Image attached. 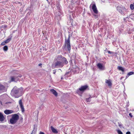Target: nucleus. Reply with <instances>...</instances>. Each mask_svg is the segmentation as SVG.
I'll list each match as a JSON object with an SVG mask.
<instances>
[{
  "instance_id": "1",
  "label": "nucleus",
  "mask_w": 134,
  "mask_h": 134,
  "mask_svg": "<svg viewBox=\"0 0 134 134\" xmlns=\"http://www.w3.org/2000/svg\"><path fill=\"white\" fill-rule=\"evenodd\" d=\"M54 63H53L52 65V67L53 69L55 68H62L64 64H66L68 63L66 58L63 57L61 55H59L56 56L54 59Z\"/></svg>"
},
{
  "instance_id": "2",
  "label": "nucleus",
  "mask_w": 134,
  "mask_h": 134,
  "mask_svg": "<svg viewBox=\"0 0 134 134\" xmlns=\"http://www.w3.org/2000/svg\"><path fill=\"white\" fill-rule=\"evenodd\" d=\"M21 90L17 88L16 87H15L12 90L11 92V95L12 96L16 98H17L20 96V95H19L18 94L21 91Z\"/></svg>"
},
{
  "instance_id": "3",
  "label": "nucleus",
  "mask_w": 134,
  "mask_h": 134,
  "mask_svg": "<svg viewBox=\"0 0 134 134\" xmlns=\"http://www.w3.org/2000/svg\"><path fill=\"white\" fill-rule=\"evenodd\" d=\"M19 116L17 114L12 115V117L10 120V123L12 124H15L19 119Z\"/></svg>"
},
{
  "instance_id": "4",
  "label": "nucleus",
  "mask_w": 134,
  "mask_h": 134,
  "mask_svg": "<svg viewBox=\"0 0 134 134\" xmlns=\"http://www.w3.org/2000/svg\"><path fill=\"white\" fill-rule=\"evenodd\" d=\"M88 87V86L87 85L82 86L80 88H79V89L77 90L76 92L77 93L80 94V91L83 92L85 91L86 90Z\"/></svg>"
},
{
  "instance_id": "5",
  "label": "nucleus",
  "mask_w": 134,
  "mask_h": 134,
  "mask_svg": "<svg viewBox=\"0 0 134 134\" xmlns=\"http://www.w3.org/2000/svg\"><path fill=\"white\" fill-rule=\"evenodd\" d=\"M70 38V37L69 36L68 40H66L65 41V46L67 47L68 50L69 51H70L71 49Z\"/></svg>"
},
{
  "instance_id": "6",
  "label": "nucleus",
  "mask_w": 134,
  "mask_h": 134,
  "mask_svg": "<svg viewBox=\"0 0 134 134\" xmlns=\"http://www.w3.org/2000/svg\"><path fill=\"white\" fill-rule=\"evenodd\" d=\"M19 104L21 109L22 112H24L25 111L24 108L23 104V102L22 100L20 99L19 101Z\"/></svg>"
},
{
  "instance_id": "7",
  "label": "nucleus",
  "mask_w": 134,
  "mask_h": 134,
  "mask_svg": "<svg viewBox=\"0 0 134 134\" xmlns=\"http://www.w3.org/2000/svg\"><path fill=\"white\" fill-rule=\"evenodd\" d=\"M92 9L94 13L97 14L98 13V11L95 4H93L92 6Z\"/></svg>"
},
{
  "instance_id": "8",
  "label": "nucleus",
  "mask_w": 134,
  "mask_h": 134,
  "mask_svg": "<svg viewBox=\"0 0 134 134\" xmlns=\"http://www.w3.org/2000/svg\"><path fill=\"white\" fill-rule=\"evenodd\" d=\"M98 68L100 70H103L104 69V67L103 66L102 64L100 63H98L97 65Z\"/></svg>"
},
{
  "instance_id": "9",
  "label": "nucleus",
  "mask_w": 134,
  "mask_h": 134,
  "mask_svg": "<svg viewBox=\"0 0 134 134\" xmlns=\"http://www.w3.org/2000/svg\"><path fill=\"white\" fill-rule=\"evenodd\" d=\"M11 81H12L16 82L18 81L19 79L17 76H12L11 77Z\"/></svg>"
},
{
  "instance_id": "10",
  "label": "nucleus",
  "mask_w": 134,
  "mask_h": 134,
  "mask_svg": "<svg viewBox=\"0 0 134 134\" xmlns=\"http://www.w3.org/2000/svg\"><path fill=\"white\" fill-rule=\"evenodd\" d=\"M13 111L10 110H6L4 111V113L7 115L13 113Z\"/></svg>"
},
{
  "instance_id": "11",
  "label": "nucleus",
  "mask_w": 134,
  "mask_h": 134,
  "mask_svg": "<svg viewBox=\"0 0 134 134\" xmlns=\"http://www.w3.org/2000/svg\"><path fill=\"white\" fill-rule=\"evenodd\" d=\"M50 92L52 93L56 97H57L58 94L56 91L53 89H52L50 90Z\"/></svg>"
},
{
  "instance_id": "12",
  "label": "nucleus",
  "mask_w": 134,
  "mask_h": 134,
  "mask_svg": "<svg viewBox=\"0 0 134 134\" xmlns=\"http://www.w3.org/2000/svg\"><path fill=\"white\" fill-rule=\"evenodd\" d=\"M105 83L107 84L108 86H111L112 85V83L110 80H105Z\"/></svg>"
},
{
  "instance_id": "13",
  "label": "nucleus",
  "mask_w": 134,
  "mask_h": 134,
  "mask_svg": "<svg viewBox=\"0 0 134 134\" xmlns=\"http://www.w3.org/2000/svg\"><path fill=\"white\" fill-rule=\"evenodd\" d=\"M51 129L53 133H58V131L55 129H54L53 126H51Z\"/></svg>"
},
{
  "instance_id": "14",
  "label": "nucleus",
  "mask_w": 134,
  "mask_h": 134,
  "mask_svg": "<svg viewBox=\"0 0 134 134\" xmlns=\"http://www.w3.org/2000/svg\"><path fill=\"white\" fill-rule=\"evenodd\" d=\"M5 119V118L2 114L1 113H0V121L2 122Z\"/></svg>"
},
{
  "instance_id": "15",
  "label": "nucleus",
  "mask_w": 134,
  "mask_h": 134,
  "mask_svg": "<svg viewBox=\"0 0 134 134\" xmlns=\"http://www.w3.org/2000/svg\"><path fill=\"white\" fill-rule=\"evenodd\" d=\"M79 68H76L74 69L73 70V71L75 74L78 73L79 72Z\"/></svg>"
},
{
  "instance_id": "16",
  "label": "nucleus",
  "mask_w": 134,
  "mask_h": 134,
  "mask_svg": "<svg viewBox=\"0 0 134 134\" xmlns=\"http://www.w3.org/2000/svg\"><path fill=\"white\" fill-rule=\"evenodd\" d=\"M118 69L119 70H121L122 72H124V68L122 66H119L118 67Z\"/></svg>"
},
{
  "instance_id": "17",
  "label": "nucleus",
  "mask_w": 134,
  "mask_h": 134,
  "mask_svg": "<svg viewBox=\"0 0 134 134\" xmlns=\"http://www.w3.org/2000/svg\"><path fill=\"white\" fill-rule=\"evenodd\" d=\"M5 88V86L0 83V90H3Z\"/></svg>"
},
{
  "instance_id": "18",
  "label": "nucleus",
  "mask_w": 134,
  "mask_h": 134,
  "mask_svg": "<svg viewBox=\"0 0 134 134\" xmlns=\"http://www.w3.org/2000/svg\"><path fill=\"white\" fill-rule=\"evenodd\" d=\"M122 9L120 7H118L117 8V10L121 14H122L123 13Z\"/></svg>"
},
{
  "instance_id": "19",
  "label": "nucleus",
  "mask_w": 134,
  "mask_h": 134,
  "mask_svg": "<svg viewBox=\"0 0 134 134\" xmlns=\"http://www.w3.org/2000/svg\"><path fill=\"white\" fill-rule=\"evenodd\" d=\"M134 73L133 72H131L128 73L127 75L126 76V78H127L129 76L133 74Z\"/></svg>"
},
{
  "instance_id": "20",
  "label": "nucleus",
  "mask_w": 134,
  "mask_h": 134,
  "mask_svg": "<svg viewBox=\"0 0 134 134\" xmlns=\"http://www.w3.org/2000/svg\"><path fill=\"white\" fill-rule=\"evenodd\" d=\"M3 50L5 51H6L8 49V47L6 46H5L4 47H3Z\"/></svg>"
},
{
  "instance_id": "21",
  "label": "nucleus",
  "mask_w": 134,
  "mask_h": 134,
  "mask_svg": "<svg viewBox=\"0 0 134 134\" xmlns=\"http://www.w3.org/2000/svg\"><path fill=\"white\" fill-rule=\"evenodd\" d=\"M11 39L10 38H9L7 40L4 41L6 44L9 42L10 41Z\"/></svg>"
},
{
  "instance_id": "22",
  "label": "nucleus",
  "mask_w": 134,
  "mask_h": 134,
  "mask_svg": "<svg viewBox=\"0 0 134 134\" xmlns=\"http://www.w3.org/2000/svg\"><path fill=\"white\" fill-rule=\"evenodd\" d=\"M70 73V72L68 71L65 74V77H66L67 78L68 77V75Z\"/></svg>"
},
{
  "instance_id": "23",
  "label": "nucleus",
  "mask_w": 134,
  "mask_h": 134,
  "mask_svg": "<svg viewBox=\"0 0 134 134\" xmlns=\"http://www.w3.org/2000/svg\"><path fill=\"white\" fill-rule=\"evenodd\" d=\"M91 97H90L88 98H87L86 99V101L87 102H90L91 101Z\"/></svg>"
},
{
  "instance_id": "24",
  "label": "nucleus",
  "mask_w": 134,
  "mask_h": 134,
  "mask_svg": "<svg viewBox=\"0 0 134 134\" xmlns=\"http://www.w3.org/2000/svg\"><path fill=\"white\" fill-rule=\"evenodd\" d=\"M118 124L119 126L120 127V128H123V126L122 124H120V123L118 122Z\"/></svg>"
},
{
  "instance_id": "25",
  "label": "nucleus",
  "mask_w": 134,
  "mask_h": 134,
  "mask_svg": "<svg viewBox=\"0 0 134 134\" xmlns=\"http://www.w3.org/2000/svg\"><path fill=\"white\" fill-rule=\"evenodd\" d=\"M117 131L118 134H123L122 132L119 130H117Z\"/></svg>"
},
{
  "instance_id": "26",
  "label": "nucleus",
  "mask_w": 134,
  "mask_h": 134,
  "mask_svg": "<svg viewBox=\"0 0 134 134\" xmlns=\"http://www.w3.org/2000/svg\"><path fill=\"white\" fill-rule=\"evenodd\" d=\"M130 8L132 10L133 9H134V7L132 4H131L130 5Z\"/></svg>"
},
{
  "instance_id": "27",
  "label": "nucleus",
  "mask_w": 134,
  "mask_h": 134,
  "mask_svg": "<svg viewBox=\"0 0 134 134\" xmlns=\"http://www.w3.org/2000/svg\"><path fill=\"white\" fill-rule=\"evenodd\" d=\"M36 130H35V128L32 131L31 133L32 134H35L36 132Z\"/></svg>"
},
{
  "instance_id": "28",
  "label": "nucleus",
  "mask_w": 134,
  "mask_h": 134,
  "mask_svg": "<svg viewBox=\"0 0 134 134\" xmlns=\"http://www.w3.org/2000/svg\"><path fill=\"white\" fill-rule=\"evenodd\" d=\"M5 44H6L5 43V42L4 41L3 42H2L1 43V45H2V46H3V45H5Z\"/></svg>"
},
{
  "instance_id": "29",
  "label": "nucleus",
  "mask_w": 134,
  "mask_h": 134,
  "mask_svg": "<svg viewBox=\"0 0 134 134\" xmlns=\"http://www.w3.org/2000/svg\"><path fill=\"white\" fill-rule=\"evenodd\" d=\"M53 71V74H55V73H56V70H54Z\"/></svg>"
},
{
  "instance_id": "30",
  "label": "nucleus",
  "mask_w": 134,
  "mask_h": 134,
  "mask_svg": "<svg viewBox=\"0 0 134 134\" xmlns=\"http://www.w3.org/2000/svg\"><path fill=\"white\" fill-rule=\"evenodd\" d=\"M129 115L131 117H133V116L131 113H130L129 114Z\"/></svg>"
},
{
  "instance_id": "31",
  "label": "nucleus",
  "mask_w": 134,
  "mask_h": 134,
  "mask_svg": "<svg viewBox=\"0 0 134 134\" xmlns=\"http://www.w3.org/2000/svg\"><path fill=\"white\" fill-rule=\"evenodd\" d=\"M108 53H109V54H111V53H112V52H110V51H108Z\"/></svg>"
},
{
  "instance_id": "32",
  "label": "nucleus",
  "mask_w": 134,
  "mask_h": 134,
  "mask_svg": "<svg viewBox=\"0 0 134 134\" xmlns=\"http://www.w3.org/2000/svg\"><path fill=\"white\" fill-rule=\"evenodd\" d=\"M39 134H45L44 133L42 132H40Z\"/></svg>"
},
{
  "instance_id": "33",
  "label": "nucleus",
  "mask_w": 134,
  "mask_h": 134,
  "mask_svg": "<svg viewBox=\"0 0 134 134\" xmlns=\"http://www.w3.org/2000/svg\"><path fill=\"white\" fill-rule=\"evenodd\" d=\"M130 132L129 131H128L126 132V134H130Z\"/></svg>"
},
{
  "instance_id": "34",
  "label": "nucleus",
  "mask_w": 134,
  "mask_h": 134,
  "mask_svg": "<svg viewBox=\"0 0 134 134\" xmlns=\"http://www.w3.org/2000/svg\"><path fill=\"white\" fill-rule=\"evenodd\" d=\"M22 76L20 75H19L18 76H17V77H21Z\"/></svg>"
},
{
  "instance_id": "35",
  "label": "nucleus",
  "mask_w": 134,
  "mask_h": 134,
  "mask_svg": "<svg viewBox=\"0 0 134 134\" xmlns=\"http://www.w3.org/2000/svg\"><path fill=\"white\" fill-rule=\"evenodd\" d=\"M42 65V64H41V63H40V64H38V65L39 66H41Z\"/></svg>"
},
{
  "instance_id": "36",
  "label": "nucleus",
  "mask_w": 134,
  "mask_h": 134,
  "mask_svg": "<svg viewBox=\"0 0 134 134\" xmlns=\"http://www.w3.org/2000/svg\"><path fill=\"white\" fill-rule=\"evenodd\" d=\"M63 79V77H61V79L62 80Z\"/></svg>"
},
{
  "instance_id": "37",
  "label": "nucleus",
  "mask_w": 134,
  "mask_h": 134,
  "mask_svg": "<svg viewBox=\"0 0 134 134\" xmlns=\"http://www.w3.org/2000/svg\"><path fill=\"white\" fill-rule=\"evenodd\" d=\"M13 72H17V71H16V70H14L13 71Z\"/></svg>"
},
{
  "instance_id": "38",
  "label": "nucleus",
  "mask_w": 134,
  "mask_h": 134,
  "mask_svg": "<svg viewBox=\"0 0 134 134\" xmlns=\"http://www.w3.org/2000/svg\"><path fill=\"white\" fill-rule=\"evenodd\" d=\"M132 4H133V7H134V3Z\"/></svg>"
},
{
  "instance_id": "39",
  "label": "nucleus",
  "mask_w": 134,
  "mask_h": 134,
  "mask_svg": "<svg viewBox=\"0 0 134 134\" xmlns=\"http://www.w3.org/2000/svg\"><path fill=\"white\" fill-rule=\"evenodd\" d=\"M58 70H61L62 71V70H61V69H58Z\"/></svg>"
},
{
  "instance_id": "40",
  "label": "nucleus",
  "mask_w": 134,
  "mask_h": 134,
  "mask_svg": "<svg viewBox=\"0 0 134 134\" xmlns=\"http://www.w3.org/2000/svg\"><path fill=\"white\" fill-rule=\"evenodd\" d=\"M17 72H16V73H17V74H18V73H17Z\"/></svg>"
},
{
  "instance_id": "41",
  "label": "nucleus",
  "mask_w": 134,
  "mask_h": 134,
  "mask_svg": "<svg viewBox=\"0 0 134 134\" xmlns=\"http://www.w3.org/2000/svg\"><path fill=\"white\" fill-rule=\"evenodd\" d=\"M31 134H32V133H31Z\"/></svg>"
}]
</instances>
